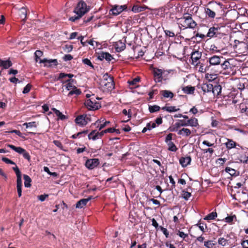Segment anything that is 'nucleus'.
Segmentation results:
<instances>
[{
	"instance_id": "obj_32",
	"label": "nucleus",
	"mask_w": 248,
	"mask_h": 248,
	"mask_svg": "<svg viewBox=\"0 0 248 248\" xmlns=\"http://www.w3.org/2000/svg\"><path fill=\"white\" fill-rule=\"evenodd\" d=\"M182 90L185 93L193 94L194 92L195 88L193 86H187L183 87Z\"/></svg>"
},
{
	"instance_id": "obj_60",
	"label": "nucleus",
	"mask_w": 248,
	"mask_h": 248,
	"mask_svg": "<svg viewBox=\"0 0 248 248\" xmlns=\"http://www.w3.org/2000/svg\"><path fill=\"white\" fill-rule=\"evenodd\" d=\"M160 230L162 232L163 234L165 235L166 238H168L169 236V233L166 228H165L162 226H159Z\"/></svg>"
},
{
	"instance_id": "obj_51",
	"label": "nucleus",
	"mask_w": 248,
	"mask_h": 248,
	"mask_svg": "<svg viewBox=\"0 0 248 248\" xmlns=\"http://www.w3.org/2000/svg\"><path fill=\"white\" fill-rule=\"evenodd\" d=\"M215 245L212 243L211 240H207L204 242V246L206 248H213V246Z\"/></svg>"
},
{
	"instance_id": "obj_35",
	"label": "nucleus",
	"mask_w": 248,
	"mask_h": 248,
	"mask_svg": "<svg viewBox=\"0 0 248 248\" xmlns=\"http://www.w3.org/2000/svg\"><path fill=\"white\" fill-rule=\"evenodd\" d=\"M23 178L24 180V186L26 187H30L31 186V178L26 174L23 175Z\"/></svg>"
},
{
	"instance_id": "obj_21",
	"label": "nucleus",
	"mask_w": 248,
	"mask_h": 248,
	"mask_svg": "<svg viewBox=\"0 0 248 248\" xmlns=\"http://www.w3.org/2000/svg\"><path fill=\"white\" fill-rule=\"evenodd\" d=\"M192 132L189 129L187 128L183 127L178 131V135H181L185 137H189L192 133Z\"/></svg>"
},
{
	"instance_id": "obj_61",
	"label": "nucleus",
	"mask_w": 248,
	"mask_h": 248,
	"mask_svg": "<svg viewBox=\"0 0 248 248\" xmlns=\"http://www.w3.org/2000/svg\"><path fill=\"white\" fill-rule=\"evenodd\" d=\"M225 171L229 173L231 175H233L235 173V170L233 169H232L230 167H227L225 169Z\"/></svg>"
},
{
	"instance_id": "obj_40",
	"label": "nucleus",
	"mask_w": 248,
	"mask_h": 248,
	"mask_svg": "<svg viewBox=\"0 0 248 248\" xmlns=\"http://www.w3.org/2000/svg\"><path fill=\"white\" fill-rule=\"evenodd\" d=\"M148 109L150 113H155L159 111L160 109V107L156 105L153 106L149 105Z\"/></svg>"
},
{
	"instance_id": "obj_11",
	"label": "nucleus",
	"mask_w": 248,
	"mask_h": 248,
	"mask_svg": "<svg viewBox=\"0 0 248 248\" xmlns=\"http://www.w3.org/2000/svg\"><path fill=\"white\" fill-rule=\"evenodd\" d=\"M7 146L10 148L11 149L15 151V152L20 154H22L23 157L25 159H27L28 161H30L31 156L30 154L26 151L25 149L22 148L21 147H16L12 144H8Z\"/></svg>"
},
{
	"instance_id": "obj_7",
	"label": "nucleus",
	"mask_w": 248,
	"mask_h": 248,
	"mask_svg": "<svg viewBox=\"0 0 248 248\" xmlns=\"http://www.w3.org/2000/svg\"><path fill=\"white\" fill-rule=\"evenodd\" d=\"M101 83V85L108 91H111L114 87L113 78L108 73L103 75Z\"/></svg>"
},
{
	"instance_id": "obj_62",
	"label": "nucleus",
	"mask_w": 248,
	"mask_h": 248,
	"mask_svg": "<svg viewBox=\"0 0 248 248\" xmlns=\"http://www.w3.org/2000/svg\"><path fill=\"white\" fill-rule=\"evenodd\" d=\"M178 122L180 125L181 127H185L188 126L187 121L185 120H179Z\"/></svg>"
},
{
	"instance_id": "obj_56",
	"label": "nucleus",
	"mask_w": 248,
	"mask_h": 248,
	"mask_svg": "<svg viewBox=\"0 0 248 248\" xmlns=\"http://www.w3.org/2000/svg\"><path fill=\"white\" fill-rule=\"evenodd\" d=\"M177 235H178L180 237L183 238V239L184 240H185L186 238L188 237V234L185 233L183 232H181V231H180L179 230L178 231V232L177 233Z\"/></svg>"
},
{
	"instance_id": "obj_24",
	"label": "nucleus",
	"mask_w": 248,
	"mask_h": 248,
	"mask_svg": "<svg viewBox=\"0 0 248 248\" xmlns=\"http://www.w3.org/2000/svg\"><path fill=\"white\" fill-rule=\"evenodd\" d=\"M222 87L220 85L218 84H216L213 85V89L212 91V93L214 95L218 96L220 95L221 93Z\"/></svg>"
},
{
	"instance_id": "obj_46",
	"label": "nucleus",
	"mask_w": 248,
	"mask_h": 248,
	"mask_svg": "<svg viewBox=\"0 0 248 248\" xmlns=\"http://www.w3.org/2000/svg\"><path fill=\"white\" fill-rule=\"evenodd\" d=\"M234 219H236V217L235 215L231 216H228L224 218L226 222L232 224L234 220Z\"/></svg>"
},
{
	"instance_id": "obj_19",
	"label": "nucleus",
	"mask_w": 248,
	"mask_h": 248,
	"mask_svg": "<svg viewBox=\"0 0 248 248\" xmlns=\"http://www.w3.org/2000/svg\"><path fill=\"white\" fill-rule=\"evenodd\" d=\"M227 149L228 150H230L232 148H236V146H238V147L242 148V147L238 144L236 142L234 141L232 139H227V141L224 143Z\"/></svg>"
},
{
	"instance_id": "obj_57",
	"label": "nucleus",
	"mask_w": 248,
	"mask_h": 248,
	"mask_svg": "<svg viewBox=\"0 0 248 248\" xmlns=\"http://www.w3.org/2000/svg\"><path fill=\"white\" fill-rule=\"evenodd\" d=\"M82 62L84 64H86L91 67L93 68H94L93 65L91 61L88 58H85L82 60Z\"/></svg>"
},
{
	"instance_id": "obj_50",
	"label": "nucleus",
	"mask_w": 248,
	"mask_h": 248,
	"mask_svg": "<svg viewBox=\"0 0 248 248\" xmlns=\"http://www.w3.org/2000/svg\"><path fill=\"white\" fill-rule=\"evenodd\" d=\"M143 8L138 5H134L132 8V11L135 13H139L143 11Z\"/></svg>"
},
{
	"instance_id": "obj_27",
	"label": "nucleus",
	"mask_w": 248,
	"mask_h": 248,
	"mask_svg": "<svg viewBox=\"0 0 248 248\" xmlns=\"http://www.w3.org/2000/svg\"><path fill=\"white\" fill-rule=\"evenodd\" d=\"M240 112L241 113H244L248 116V104L245 103H240L239 105Z\"/></svg>"
},
{
	"instance_id": "obj_5",
	"label": "nucleus",
	"mask_w": 248,
	"mask_h": 248,
	"mask_svg": "<svg viewBox=\"0 0 248 248\" xmlns=\"http://www.w3.org/2000/svg\"><path fill=\"white\" fill-rule=\"evenodd\" d=\"M100 98L96 97L94 94H92V97L88 99L85 102V105L89 110H97L101 108V105L96 101Z\"/></svg>"
},
{
	"instance_id": "obj_55",
	"label": "nucleus",
	"mask_w": 248,
	"mask_h": 248,
	"mask_svg": "<svg viewBox=\"0 0 248 248\" xmlns=\"http://www.w3.org/2000/svg\"><path fill=\"white\" fill-rule=\"evenodd\" d=\"M196 225L197 226H198V227L199 228V229H200V230L203 232H205V229L204 228V225L205 226L206 228L207 227H206V224H205L203 222H199L198 224H196Z\"/></svg>"
},
{
	"instance_id": "obj_28",
	"label": "nucleus",
	"mask_w": 248,
	"mask_h": 248,
	"mask_svg": "<svg viewBox=\"0 0 248 248\" xmlns=\"http://www.w3.org/2000/svg\"><path fill=\"white\" fill-rule=\"evenodd\" d=\"M27 9L24 7L21 8L18 11V15L19 17L23 21H25L27 18Z\"/></svg>"
},
{
	"instance_id": "obj_38",
	"label": "nucleus",
	"mask_w": 248,
	"mask_h": 248,
	"mask_svg": "<svg viewBox=\"0 0 248 248\" xmlns=\"http://www.w3.org/2000/svg\"><path fill=\"white\" fill-rule=\"evenodd\" d=\"M199 67V71L201 73H205L210 69V66H204L202 63L200 62V64H199L197 68Z\"/></svg>"
},
{
	"instance_id": "obj_26",
	"label": "nucleus",
	"mask_w": 248,
	"mask_h": 248,
	"mask_svg": "<svg viewBox=\"0 0 248 248\" xmlns=\"http://www.w3.org/2000/svg\"><path fill=\"white\" fill-rule=\"evenodd\" d=\"M115 47L116 51L120 52L125 49V44L122 42L121 40H120L116 43Z\"/></svg>"
},
{
	"instance_id": "obj_53",
	"label": "nucleus",
	"mask_w": 248,
	"mask_h": 248,
	"mask_svg": "<svg viewBox=\"0 0 248 248\" xmlns=\"http://www.w3.org/2000/svg\"><path fill=\"white\" fill-rule=\"evenodd\" d=\"M241 93L240 94L238 93H237V94H236L234 96V97H232V102L233 104H236L240 101V99H241Z\"/></svg>"
},
{
	"instance_id": "obj_16",
	"label": "nucleus",
	"mask_w": 248,
	"mask_h": 248,
	"mask_svg": "<svg viewBox=\"0 0 248 248\" xmlns=\"http://www.w3.org/2000/svg\"><path fill=\"white\" fill-rule=\"evenodd\" d=\"M99 163V160L98 158L88 159L85 162V166L88 169L93 170L97 167Z\"/></svg>"
},
{
	"instance_id": "obj_36",
	"label": "nucleus",
	"mask_w": 248,
	"mask_h": 248,
	"mask_svg": "<svg viewBox=\"0 0 248 248\" xmlns=\"http://www.w3.org/2000/svg\"><path fill=\"white\" fill-rule=\"evenodd\" d=\"M181 127L180 125L178 122L175 123L174 124L171 125L168 129L171 132H177L179 130V128Z\"/></svg>"
},
{
	"instance_id": "obj_47",
	"label": "nucleus",
	"mask_w": 248,
	"mask_h": 248,
	"mask_svg": "<svg viewBox=\"0 0 248 248\" xmlns=\"http://www.w3.org/2000/svg\"><path fill=\"white\" fill-rule=\"evenodd\" d=\"M239 159L241 163L248 164V156L246 154L241 155Z\"/></svg>"
},
{
	"instance_id": "obj_6",
	"label": "nucleus",
	"mask_w": 248,
	"mask_h": 248,
	"mask_svg": "<svg viewBox=\"0 0 248 248\" xmlns=\"http://www.w3.org/2000/svg\"><path fill=\"white\" fill-rule=\"evenodd\" d=\"M90 10V7L87 6L85 2L83 0H80L77 4L76 7L74 10V13L77 15L80 16L82 17L86 13Z\"/></svg>"
},
{
	"instance_id": "obj_17",
	"label": "nucleus",
	"mask_w": 248,
	"mask_h": 248,
	"mask_svg": "<svg viewBox=\"0 0 248 248\" xmlns=\"http://www.w3.org/2000/svg\"><path fill=\"white\" fill-rule=\"evenodd\" d=\"M110 124V122L108 121H104L102 119H98L93 124L94 125L96 126V127L98 128V130H101L106 126Z\"/></svg>"
},
{
	"instance_id": "obj_9",
	"label": "nucleus",
	"mask_w": 248,
	"mask_h": 248,
	"mask_svg": "<svg viewBox=\"0 0 248 248\" xmlns=\"http://www.w3.org/2000/svg\"><path fill=\"white\" fill-rule=\"evenodd\" d=\"M13 170L15 172L17 179H16V188L17 191L18 193V196L19 197H20L22 196V182L21 179V172L20 171L19 168L17 166L16 167H14L12 168Z\"/></svg>"
},
{
	"instance_id": "obj_34",
	"label": "nucleus",
	"mask_w": 248,
	"mask_h": 248,
	"mask_svg": "<svg viewBox=\"0 0 248 248\" xmlns=\"http://www.w3.org/2000/svg\"><path fill=\"white\" fill-rule=\"evenodd\" d=\"M72 90L70 91L68 94V96L69 97H70L74 94H76L78 96L81 93V90L79 89H78L76 86Z\"/></svg>"
},
{
	"instance_id": "obj_54",
	"label": "nucleus",
	"mask_w": 248,
	"mask_h": 248,
	"mask_svg": "<svg viewBox=\"0 0 248 248\" xmlns=\"http://www.w3.org/2000/svg\"><path fill=\"white\" fill-rule=\"evenodd\" d=\"M1 160L2 161H3L4 162H5L6 164H12V165H15V167L16 166V163L14 162H13L12 160H10V159H9L8 158L5 157H2L1 158Z\"/></svg>"
},
{
	"instance_id": "obj_10",
	"label": "nucleus",
	"mask_w": 248,
	"mask_h": 248,
	"mask_svg": "<svg viewBox=\"0 0 248 248\" xmlns=\"http://www.w3.org/2000/svg\"><path fill=\"white\" fill-rule=\"evenodd\" d=\"M232 65L228 61L224 60L221 61V64L219 65L217 72H223V74H229L232 71Z\"/></svg>"
},
{
	"instance_id": "obj_45",
	"label": "nucleus",
	"mask_w": 248,
	"mask_h": 248,
	"mask_svg": "<svg viewBox=\"0 0 248 248\" xmlns=\"http://www.w3.org/2000/svg\"><path fill=\"white\" fill-rule=\"evenodd\" d=\"M88 138L89 140H93L98 139L96 130H93L89 135Z\"/></svg>"
},
{
	"instance_id": "obj_30",
	"label": "nucleus",
	"mask_w": 248,
	"mask_h": 248,
	"mask_svg": "<svg viewBox=\"0 0 248 248\" xmlns=\"http://www.w3.org/2000/svg\"><path fill=\"white\" fill-rule=\"evenodd\" d=\"M52 110L58 117L59 119H60L61 120H64L65 119H68V116L62 114V112H61L59 110L57 109L56 108H52Z\"/></svg>"
},
{
	"instance_id": "obj_43",
	"label": "nucleus",
	"mask_w": 248,
	"mask_h": 248,
	"mask_svg": "<svg viewBox=\"0 0 248 248\" xmlns=\"http://www.w3.org/2000/svg\"><path fill=\"white\" fill-rule=\"evenodd\" d=\"M140 78L139 77H137L133 79L132 80L128 81L127 83H128L129 86H130L131 88H132L136 86L137 83L140 81Z\"/></svg>"
},
{
	"instance_id": "obj_31",
	"label": "nucleus",
	"mask_w": 248,
	"mask_h": 248,
	"mask_svg": "<svg viewBox=\"0 0 248 248\" xmlns=\"http://www.w3.org/2000/svg\"><path fill=\"white\" fill-rule=\"evenodd\" d=\"M160 94L164 98H172L174 96V94L172 92L168 90H162L160 91Z\"/></svg>"
},
{
	"instance_id": "obj_41",
	"label": "nucleus",
	"mask_w": 248,
	"mask_h": 248,
	"mask_svg": "<svg viewBox=\"0 0 248 248\" xmlns=\"http://www.w3.org/2000/svg\"><path fill=\"white\" fill-rule=\"evenodd\" d=\"M217 217V213L216 212H212V213L207 215L204 218V220H209L215 219Z\"/></svg>"
},
{
	"instance_id": "obj_37",
	"label": "nucleus",
	"mask_w": 248,
	"mask_h": 248,
	"mask_svg": "<svg viewBox=\"0 0 248 248\" xmlns=\"http://www.w3.org/2000/svg\"><path fill=\"white\" fill-rule=\"evenodd\" d=\"M205 78L209 81H212L217 80V74H213L206 73L205 74Z\"/></svg>"
},
{
	"instance_id": "obj_12",
	"label": "nucleus",
	"mask_w": 248,
	"mask_h": 248,
	"mask_svg": "<svg viewBox=\"0 0 248 248\" xmlns=\"http://www.w3.org/2000/svg\"><path fill=\"white\" fill-rule=\"evenodd\" d=\"M127 8L126 5H115L109 11V14L116 16L121 13L123 11L126 10Z\"/></svg>"
},
{
	"instance_id": "obj_63",
	"label": "nucleus",
	"mask_w": 248,
	"mask_h": 248,
	"mask_svg": "<svg viewBox=\"0 0 248 248\" xmlns=\"http://www.w3.org/2000/svg\"><path fill=\"white\" fill-rule=\"evenodd\" d=\"M240 28L244 31H248V22H244L241 24Z\"/></svg>"
},
{
	"instance_id": "obj_58",
	"label": "nucleus",
	"mask_w": 248,
	"mask_h": 248,
	"mask_svg": "<svg viewBox=\"0 0 248 248\" xmlns=\"http://www.w3.org/2000/svg\"><path fill=\"white\" fill-rule=\"evenodd\" d=\"M31 85L30 84H28L24 88L23 91V93L24 94L30 92L31 88Z\"/></svg>"
},
{
	"instance_id": "obj_22",
	"label": "nucleus",
	"mask_w": 248,
	"mask_h": 248,
	"mask_svg": "<svg viewBox=\"0 0 248 248\" xmlns=\"http://www.w3.org/2000/svg\"><path fill=\"white\" fill-rule=\"evenodd\" d=\"M187 122L188 126H190L192 127H198L199 126L198 120L195 117H191L189 119L187 120Z\"/></svg>"
},
{
	"instance_id": "obj_4",
	"label": "nucleus",
	"mask_w": 248,
	"mask_h": 248,
	"mask_svg": "<svg viewBox=\"0 0 248 248\" xmlns=\"http://www.w3.org/2000/svg\"><path fill=\"white\" fill-rule=\"evenodd\" d=\"M223 26H220L219 25H215L211 27L207 32L206 36L210 38L218 37L220 38L223 36L225 33L222 32V29Z\"/></svg>"
},
{
	"instance_id": "obj_42",
	"label": "nucleus",
	"mask_w": 248,
	"mask_h": 248,
	"mask_svg": "<svg viewBox=\"0 0 248 248\" xmlns=\"http://www.w3.org/2000/svg\"><path fill=\"white\" fill-rule=\"evenodd\" d=\"M167 144L168 146V150L171 152H176L178 150L176 146L173 142L170 141L169 142L167 143Z\"/></svg>"
},
{
	"instance_id": "obj_33",
	"label": "nucleus",
	"mask_w": 248,
	"mask_h": 248,
	"mask_svg": "<svg viewBox=\"0 0 248 248\" xmlns=\"http://www.w3.org/2000/svg\"><path fill=\"white\" fill-rule=\"evenodd\" d=\"M87 200L85 199H81L77 202L76 207L77 208H82L87 204Z\"/></svg>"
},
{
	"instance_id": "obj_64",
	"label": "nucleus",
	"mask_w": 248,
	"mask_h": 248,
	"mask_svg": "<svg viewBox=\"0 0 248 248\" xmlns=\"http://www.w3.org/2000/svg\"><path fill=\"white\" fill-rule=\"evenodd\" d=\"M241 244L243 248H248V240H243Z\"/></svg>"
},
{
	"instance_id": "obj_15",
	"label": "nucleus",
	"mask_w": 248,
	"mask_h": 248,
	"mask_svg": "<svg viewBox=\"0 0 248 248\" xmlns=\"http://www.w3.org/2000/svg\"><path fill=\"white\" fill-rule=\"evenodd\" d=\"M223 61V57L222 56H218L214 55L210 57L207 62H209L210 67L211 66H219L221 64V61Z\"/></svg>"
},
{
	"instance_id": "obj_25",
	"label": "nucleus",
	"mask_w": 248,
	"mask_h": 248,
	"mask_svg": "<svg viewBox=\"0 0 248 248\" xmlns=\"http://www.w3.org/2000/svg\"><path fill=\"white\" fill-rule=\"evenodd\" d=\"M202 89L204 93H212L213 85L210 83L203 84L202 86Z\"/></svg>"
},
{
	"instance_id": "obj_3",
	"label": "nucleus",
	"mask_w": 248,
	"mask_h": 248,
	"mask_svg": "<svg viewBox=\"0 0 248 248\" xmlns=\"http://www.w3.org/2000/svg\"><path fill=\"white\" fill-rule=\"evenodd\" d=\"M178 21L179 25L186 29H194L197 26L196 22L192 18L191 15L188 13L184 14L183 17L179 18Z\"/></svg>"
},
{
	"instance_id": "obj_39",
	"label": "nucleus",
	"mask_w": 248,
	"mask_h": 248,
	"mask_svg": "<svg viewBox=\"0 0 248 248\" xmlns=\"http://www.w3.org/2000/svg\"><path fill=\"white\" fill-rule=\"evenodd\" d=\"M162 109L166 110L169 112H173L179 110V108H176L174 106L167 107L165 106L162 108Z\"/></svg>"
},
{
	"instance_id": "obj_48",
	"label": "nucleus",
	"mask_w": 248,
	"mask_h": 248,
	"mask_svg": "<svg viewBox=\"0 0 248 248\" xmlns=\"http://www.w3.org/2000/svg\"><path fill=\"white\" fill-rule=\"evenodd\" d=\"M88 133V130H84L81 132H79L77 134H74L72 136L71 138L73 139H76L78 137H81L82 135H86Z\"/></svg>"
},
{
	"instance_id": "obj_29",
	"label": "nucleus",
	"mask_w": 248,
	"mask_h": 248,
	"mask_svg": "<svg viewBox=\"0 0 248 248\" xmlns=\"http://www.w3.org/2000/svg\"><path fill=\"white\" fill-rule=\"evenodd\" d=\"M12 62L9 60H7L6 61L1 60L0 67H2V69H7L12 66Z\"/></svg>"
},
{
	"instance_id": "obj_8",
	"label": "nucleus",
	"mask_w": 248,
	"mask_h": 248,
	"mask_svg": "<svg viewBox=\"0 0 248 248\" xmlns=\"http://www.w3.org/2000/svg\"><path fill=\"white\" fill-rule=\"evenodd\" d=\"M234 51L239 54L247 53L248 49L247 43L245 41H240L235 40L234 44L233 46Z\"/></svg>"
},
{
	"instance_id": "obj_44",
	"label": "nucleus",
	"mask_w": 248,
	"mask_h": 248,
	"mask_svg": "<svg viewBox=\"0 0 248 248\" xmlns=\"http://www.w3.org/2000/svg\"><path fill=\"white\" fill-rule=\"evenodd\" d=\"M228 240L224 237H220L218 239V244L223 247L226 246L228 244Z\"/></svg>"
},
{
	"instance_id": "obj_49",
	"label": "nucleus",
	"mask_w": 248,
	"mask_h": 248,
	"mask_svg": "<svg viewBox=\"0 0 248 248\" xmlns=\"http://www.w3.org/2000/svg\"><path fill=\"white\" fill-rule=\"evenodd\" d=\"M23 125L24 126H26V128L29 127H36L37 126V123L36 122H31L24 123Z\"/></svg>"
},
{
	"instance_id": "obj_13",
	"label": "nucleus",
	"mask_w": 248,
	"mask_h": 248,
	"mask_svg": "<svg viewBox=\"0 0 248 248\" xmlns=\"http://www.w3.org/2000/svg\"><path fill=\"white\" fill-rule=\"evenodd\" d=\"M202 55L201 52L196 50H193L191 53V64L198 66L200 64V62L199 61L201 58Z\"/></svg>"
},
{
	"instance_id": "obj_18",
	"label": "nucleus",
	"mask_w": 248,
	"mask_h": 248,
	"mask_svg": "<svg viewBox=\"0 0 248 248\" xmlns=\"http://www.w3.org/2000/svg\"><path fill=\"white\" fill-rule=\"evenodd\" d=\"M75 122L79 125H85L87 124V115H81L78 116L75 119Z\"/></svg>"
},
{
	"instance_id": "obj_59",
	"label": "nucleus",
	"mask_w": 248,
	"mask_h": 248,
	"mask_svg": "<svg viewBox=\"0 0 248 248\" xmlns=\"http://www.w3.org/2000/svg\"><path fill=\"white\" fill-rule=\"evenodd\" d=\"M113 59V58L110 54H109L108 52H105L104 59H105L108 62H110Z\"/></svg>"
},
{
	"instance_id": "obj_1",
	"label": "nucleus",
	"mask_w": 248,
	"mask_h": 248,
	"mask_svg": "<svg viewBox=\"0 0 248 248\" xmlns=\"http://www.w3.org/2000/svg\"><path fill=\"white\" fill-rule=\"evenodd\" d=\"M152 73L153 75L154 80L156 83H162L168 79L170 72L157 67H152Z\"/></svg>"
},
{
	"instance_id": "obj_14",
	"label": "nucleus",
	"mask_w": 248,
	"mask_h": 248,
	"mask_svg": "<svg viewBox=\"0 0 248 248\" xmlns=\"http://www.w3.org/2000/svg\"><path fill=\"white\" fill-rule=\"evenodd\" d=\"M213 4L214 5L213 10L209 8H205V13L209 17L214 18L216 16V12L217 11V8L221 9L220 5L217 2H213Z\"/></svg>"
},
{
	"instance_id": "obj_20",
	"label": "nucleus",
	"mask_w": 248,
	"mask_h": 248,
	"mask_svg": "<svg viewBox=\"0 0 248 248\" xmlns=\"http://www.w3.org/2000/svg\"><path fill=\"white\" fill-rule=\"evenodd\" d=\"M191 158L190 156L181 157L179 159V163L183 167H186L190 164Z\"/></svg>"
},
{
	"instance_id": "obj_2",
	"label": "nucleus",
	"mask_w": 248,
	"mask_h": 248,
	"mask_svg": "<svg viewBox=\"0 0 248 248\" xmlns=\"http://www.w3.org/2000/svg\"><path fill=\"white\" fill-rule=\"evenodd\" d=\"M74 75L72 74H66L64 73H61L59 75V77L57 78V80L61 81L62 84H66L64 85L65 89L70 91L73 89L76 86L73 85L74 79H72Z\"/></svg>"
},
{
	"instance_id": "obj_23",
	"label": "nucleus",
	"mask_w": 248,
	"mask_h": 248,
	"mask_svg": "<svg viewBox=\"0 0 248 248\" xmlns=\"http://www.w3.org/2000/svg\"><path fill=\"white\" fill-rule=\"evenodd\" d=\"M40 63H44L45 64V66H51L52 65L51 63H53L55 66H56L58 64V62L56 59L47 60L46 59H44L43 60H40Z\"/></svg>"
},
{
	"instance_id": "obj_52",
	"label": "nucleus",
	"mask_w": 248,
	"mask_h": 248,
	"mask_svg": "<svg viewBox=\"0 0 248 248\" xmlns=\"http://www.w3.org/2000/svg\"><path fill=\"white\" fill-rule=\"evenodd\" d=\"M191 196L190 192H188L185 190H183L182 196L186 200H188L189 198Z\"/></svg>"
}]
</instances>
